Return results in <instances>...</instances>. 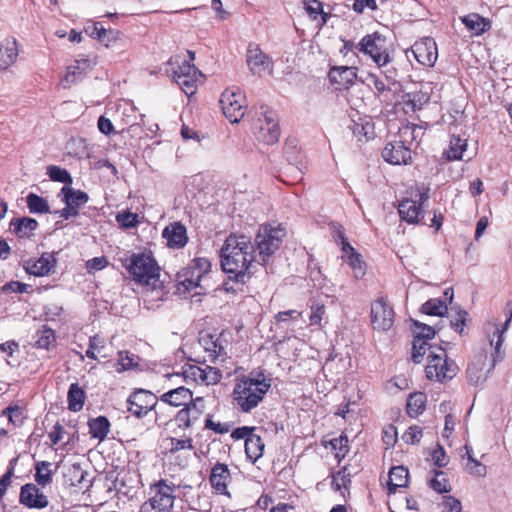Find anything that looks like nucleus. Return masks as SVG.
<instances>
[{
  "label": "nucleus",
  "mask_w": 512,
  "mask_h": 512,
  "mask_svg": "<svg viewBox=\"0 0 512 512\" xmlns=\"http://www.w3.org/2000/svg\"><path fill=\"white\" fill-rule=\"evenodd\" d=\"M424 129L416 124H407L399 129L398 138L403 141L406 146H410L411 150L417 148L422 137L424 136Z\"/></svg>",
  "instance_id": "obj_32"
},
{
  "label": "nucleus",
  "mask_w": 512,
  "mask_h": 512,
  "mask_svg": "<svg viewBox=\"0 0 512 512\" xmlns=\"http://www.w3.org/2000/svg\"><path fill=\"white\" fill-rule=\"evenodd\" d=\"M85 401V390L78 383H72L67 393L68 409L71 412H79L83 409Z\"/></svg>",
  "instance_id": "obj_36"
},
{
  "label": "nucleus",
  "mask_w": 512,
  "mask_h": 512,
  "mask_svg": "<svg viewBox=\"0 0 512 512\" xmlns=\"http://www.w3.org/2000/svg\"><path fill=\"white\" fill-rule=\"evenodd\" d=\"M461 22L474 36H481L491 29L492 22L489 18L478 13H469L460 17Z\"/></svg>",
  "instance_id": "obj_30"
},
{
  "label": "nucleus",
  "mask_w": 512,
  "mask_h": 512,
  "mask_svg": "<svg viewBox=\"0 0 512 512\" xmlns=\"http://www.w3.org/2000/svg\"><path fill=\"white\" fill-rule=\"evenodd\" d=\"M421 311L430 316H444L447 311V305L444 300L433 298L427 300L422 306Z\"/></svg>",
  "instance_id": "obj_48"
},
{
  "label": "nucleus",
  "mask_w": 512,
  "mask_h": 512,
  "mask_svg": "<svg viewBox=\"0 0 512 512\" xmlns=\"http://www.w3.org/2000/svg\"><path fill=\"white\" fill-rule=\"evenodd\" d=\"M2 415L8 418V421L14 426L23 425L26 415L25 409L17 404H11L2 410Z\"/></svg>",
  "instance_id": "obj_50"
},
{
  "label": "nucleus",
  "mask_w": 512,
  "mask_h": 512,
  "mask_svg": "<svg viewBox=\"0 0 512 512\" xmlns=\"http://www.w3.org/2000/svg\"><path fill=\"white\" fill-rule=\"evenodd\" d=\"M27 206L31 213L44 214L50 211L48 202L34 193H30L27 196Z\"/></svg>",
  "instance_id": "obj_55"
},
{
  "label": "nucleus",
  "mask_w": 512,
  "mask_h": 512,
  "mask_svg": "<svg viewBox=\"0 0 512 512\" xmlns=\"http://www.w3.org/2000/svg\"><path fill=\"white\" fill-rule=\"evenodd\" d=\"M37 227L38 222L35 219L29 217L14 218L10 222V228L20 238L30 237L37 229Z\"/></svg>",
  "instance_id": "obj_38"
},
{
  "label": "nucleus",
  "mask_w": 512,
  "mask_h": 512,
  "mask_svg": "<svg viewBox=\"0 0 512 512\" xmlns=\"http://www.w3.org/2000/svg\"><path fill=\"white\" fill-rule=\"evenodd\" d=\"M326 310L324 304L314 303L311 305V315L309 317L310 325L322 327V319L325 316Z\"/></svg>",
  "instance_id": "obj_60"
},
{
  "label": "nucleus",
  "mask_w": 512,
  "mask_h": 512,
  "mask_svg": "<svg viewBox=\"0 0 512 512\" xmlns=\"http://www.w3.org/2000/svg\"><path fill=\"white\" fill-rule=\"evenodd\" d=\"M56 341L55 332L47 325H43L37 331L36 347L41 349H49V347Z\"/></svg>",
  "instance_id": "obj_52"
},
{
  "label": "nucleus",
  "mask_w": 512,
  "mask_h": 512,
  "mask_svg": "<svg viewBox=\"0 0 512 512\" xmlns=\"http://www.w3.org/2000/svg\"><path fill=\"white\" fill-rule=\"evenodd\" d=\"M429 487L437 493H449L451 485L444 471L435 470L434 476L429 480Z\"/></svg>",
  "instance_id": "obj_49"
},
{
  "label": "nucleus",
  "mask_w": 512,
  "mask_h": 512,
  "mask_svg": "<svg viewBox=\"0 0 512 512\" xmlns=\"http://www.w3.org/2000/svg\"><path fill=\"white\" fill-rule=\"evenodd\" d=\"M397 428L390 424L387 427H385L382 431V441L386 447V449H389L395 445L397 442Z\"/></svg>",
  "instance_id": "obj_63"
},
{
  "label": "nucleus",
  "mask_w": 512,
  "mask_h": 512,
  "mask_svg": "<svg viewBox=\"0 0 512 512\" xmlns=\"http://www.w3.org/2000/svg\"><path fill=\"white\" fill-rule=\"evenodd\" d=\"M250 129L255 139L265 145H274L280 137V126L277 113L267 107L261 106L250 115Z\"/></svg>",
  "instance_id": "obj_3"
},
{
  "label": "nucleus",
  "mask_w": 512,
  "mask_h": 512,
  "mask_svg": "<svg viewBox=\"0 0 512 512\" xmlns=\"http://www.w3.org/2000/svg\"><path fill=\"white\" fill-rule=\"evenodd\" d=\"M270 388L271 381L262 372L237 375L231 393L233 407L241 413H250L264 400Z\"/></svg>",
  "instance_id": "obj_2"
},
{
  "label": "nucleus",
  "mask_w": 512,
  "mask_h": 512,
  "mask_svg": "<svg viewBox=\"0 0 512 512\" xmlns=\"http://www.w3.org/2000/svg\"><path fill=\"white\" fill-rule=\"evenodd\" d=\"M161 449L163 457L180 469H187L197 455L193 438L185 434L166 437Z\"/></svg>",
  "instance_id": "obj_5"
},
{
  "label": "nucleus",
  "mask_w": 512,
  "mask_h": 512,
  "mask_svg": "<svg viewBox=\"0 0 512 512\" xmlns=\"http://www.w3.org/2000/svg\"><path fill=\"white\" fill-rule=\"evenodd\" d=\"M246 64L249 71L258 77L272 75L273 59L255 42H250L246 50Z\"/></svg>",
  "instance_id": "obj_13"
},
{
  "label": "nucleus",
  "mask_w": 512,
  "mask_h": 512,
  "mask_svg": "<svg viewBox=\"0 0 512 512\" xmlns=\"http://www.w3.org/2000/svg\"><path fill=\"white\" fill-rule=\"evenodd\" d=\"M219 103L223 114L232 123H238L246 113V97L238 87L225 89Z\"/></svg>",
  "instance_id": "obj_11"
},
{
  "label": "nucleus",
  "mask_w": 512,
  "mask_h": 512,
  "mask_svg": "<svg viewBox=\"0 0 512 512\" xmlns=\"http://www.w3.org/2000/svg\"><path fill=\"white\" fill-rule=\"evenodd\" d=\"M202 278L193 268L186 267L177 275L179 289L182 288L184 292H190L200 286Z\"/></svg>",
  "instance_id": "obj_37"
},
{
  "label": "nucleus",
  "mask_w": 512,
  "mask_h": 512,
  "mask_svg": "<svg viewBox=\"0 0 512 512\" xmlns=\"http://www.w3.org/2000/svg\"><path fill=\"white\" fill-rule=\"evenodd\" d=\"M199 342L203 349L209 354L211 362H215L218 358L226 356L227 340L222 334H202Z\"/></svg>",
  "instance_id": "obj_27"
},
{
  "label": "nucleus",
  "mask_w": 512,
  "mask_h": 512,
  "mask_svg": "<svg viewBox=\"0 0 512 512\" xmlns=\"http://www.w3.org/2000/svg\"><path fill=\"white\" fill-rule=\"evenodd\" d=\"M411 198H405L398 204V213L402 220L407 223H418L422 214L423 204L429 199L428 189L417 188Z\"/></svg>",
  "instance_id": "obj_14"
},
{
  "label": "nucleus",
  "mask_w": 512,
  "mask_h": 512,
  "mask_svg": "<svg viewBox=\"0 0 512 512\" xmlns=\"http://www.w3.org/2000/svg\"><path fill=\"white\" fill-rule=\"evenodd\" d=\"M409 471L404 466H394L389 471L388 491L396 493L399 488H405L408 484Z\"/></svg>",
  "instance_id": "obj_34"
},
{
  "label": "nucleus",
  "mask_w": 512,
  "mask_h": 512,
  "mask_svg": "<svg viewBox=\"0 0 512 512\" xmlns=\"http://www.w3.org/2000/svg\"><path fill=\"white\" fill-rule=\"evenodd\" d=\"M63 194V202L65 205L72 206L78 211V208L86 204L89 200V196L86 192L81 190H75L71 187L64 186L61 189Z\"/></svg>",
  "instance_id": "obj_40"
},
{
  "label": "nucleus",
  "mask_w": 512,
  "mask_h": 512,
  "mask_svg": "<svg viewBox=\"0 0 512 512\" xmlns=\"http://www.w3.org/2000/svg\"><path fill=\"white\" fill-rule=\"evenodd\" d=\"M51 463L48 461H39L35 464V481L38 485L45 487L52 482L53 472L50 469Z\"/></svg>",
  "instance_id": "obj_45"
},
{
  "label": "nucleus",
  "mask_w": 512,
  "mask_h": 512,
  "mask_svg": "<svg viewBox=\"0 0 512 512\" xmlns=\"http://www.w3.org/2000/svg\"><path fill=\"white\" fill-rule=\"evenodd\" d=\"M357 67L333 66L328 72V78L337 89H349L357 80Z\"/></svg>",
  "instance_id": "obj_26"
},
{
  "label": "nucleus",
  "mask_w": 512,
  "mask_h": 512,
  "mask_svg": "<svg viewBox=\"0 0 512 512\" xmlns=\"http://www.w3.org/2000/svg\"><path fill=\"white\" fill-rule=\"evenodd\" d=\"M285 235V230L280 226L274 227L269 224L260 226L255 243L264 263L279 249Z\"/></svg>",
  "instance_id": "obj_10"
},
{
  "label": "nucleus",
  "mask_w": 512,
  "mask_h": 512,
  "mask_svg": "<svg viewBox=\"0 0 512 512\" xmlns=\"http://www.w3.org/2000/svg\"><path fill=\"white\" fill-rule=\"evenodd\" d=\"M118 365L120 366V368H117L118 372L131 370L138 367V357L127 350L119 351Z\"/></svg>",
  "instance_id": "obj_57"
},
{
  "label": "nucleus",
  "mask_w": 512,
  "mask_h": 512,
  "mask_svg": "<svg viewBox=\"0 0 512 512\" xmlns=\"http://www.w3.org/2000/svg\"><path fill=\"white\" fill-rule=\"evenodd\" d=\"M162 237L168 248L176 250L184 248L189 241L187 228L180 221L168 224L162 231Z\"/></svg>",
  "instance_id": "obj_24"
},
{
  "label": "nucleus",
  "mask_w": 512,
  "mask_h": 512,
  "mask_svg": "<svg viewBox=\"0 0 512 512\" xmlns=\"http://www.w3.org/2000/svg\"><path fill=\"white\" fill-rule=\"evenodd\" d=\"M265 444L261 436L252 434L245 442V454L247 459L255 463L263 456Z\"/></svg>",
  "instance_id": "obj_39"
},
{
  "label": "nucleus",
  "mask_w": 512,
  "mask_h": 512,
  "mask_svg": "<svg viewBox=\"0 0 512 512\" xmlns=\"http://www.w3.org/2000/svg\"><path fill=\"white\" fill-rule=\"evenodd\" d=\"M379 70V73L372 71L367 72L362 79V83L372 90L375 96L382 97L390 93L392 87L398 83L397 70L395 68L385 70L382 68Z\"/></svg>",
  "instance_id": "obj_12"
},
{
  "label": "nucleus",
  "mask_w": 512,
  "mask_h": 512,
  "mask_svg": "<svg viewBox=\"0 0 512 512\" xmlns=\"http://www.w3.org/2000/svg\"><path fill=\"white\" fill-rule=\"evenodd\" d=\"M116 222L122 229L135 228L140 223L138 214L129 210L119 212L116 215Z\"/></svg>",
  "instance_id": "obj_56"
},
{
  "label": "nucleus",
  "mask_w": 512,
  "mask_h": 512,
  "mask_svg": "<svg viewBox=\"0 0 512 512\" xmlns=\"http://www.w3.org/2000/svg\"><path fill=\"white\" fill-rule=\"evenodd\" d=\"M186 379H191L198 384L216 385L222 379V372L209 365H189L183 372Z\"/></svg>",
  "instance_id": "obj_21"
},
{
  "label": "nucleus",
  "mask_w": 512,
  "mask_h": 512,
  "mask_svg": "<svg viewBox=\"0 0 512 512\" xmlns=\"http://www.w3.org/2000/svg\"><path fill=\"white\" fill-rule=\"evenodd\" d=\"M423 430L418 425L409 426L402 434V440L409 445H417L421 442Z\"/></svg>",
  "instance_id": "obj_58"
},
{
  "label": "nucleus",
  "mask_w": 512,
  "mask_h": 512,
  "mask_svg": "<svg viewBox=\"0 0 512 512\" xmlns=\"http://www.w3.org/2000/svg\"><path fill=\"white\" fill-rule=\"evenodd\" d=\"M353 474L350 471L349 465H344L337 472L331 473V487L334 491L340 492L345 497L346 493L349 494Z\"/></svg>",
  "instance_id": "obj_31"
},
{
  "label": "nucleus",
  "mask_w": 512,
  "mask_h": 512,
  "mask_svg": "<svg viewBox=\"0 0 512 512\" xmlns=\"http://www.w3.org/2000/svg\"><path fill=\"white\" fill-rule=\"evenodd\" d=\"M382 158L391 165H409L412 163V151L399 138L388 142L382 150Z\"/></svg>",
  "instance_id": "obj_19"
},
{
  "label": "nucleus",
  "mask_w": 512,
  "mask_h": 512,
  "mask_svg": "<svg viewBox=\"0 0 512 512\" xmlns=\"http://www.w3.org/2000/svg\"><path fill=\"white\" fill-rule=\"evenodd\" d=\"M159 398L151 391L136 389L127 399V411L137 418L145 417L155 409Z\"/></svg>",
  "instance_id": "obj_16"
},
{
  "label": "nucleus",
  "mask_w": 512,
  "mask_h": 512,
  "mask_svg": "<svg viewBox=\"0 0 512 512\" xmlns=\"http://www.w3.org/2000/svg\"><path fill=\"white\" fill-rule=\"evenodd\" d=\"M232 482V474L229 466L222 462H216L210 470L209 483L213 491L218 495L231 497L228 490Z\"/></svg>",
  "instance_id": "obj_20"
},
{
  "label": "nucleus",
  "mask_w": 512,
  "mask_h": 512,
  "mask_svg": "<svg viewBox=\"0 0 512 512\" xmlns=\"http://www.w3.org/2000/svg\"><path fill=\"white\" fill-rule=\"evenodd\" d=\"M87 472L79 463H73L66 467L63 472V485L73 488L74 492H84L90 487V481L86 479Z\"/></svg>",
  "instance_id": "obj_25"
},
{
  "label": "nucleus",
  "mask_w": 512,
  "mask_h": 512,
  "mask_svg": "<svg viewBox=\"0 0 512 512\" xmlns=\"http://www.w3.org/2000/svg\"><path fill=\"white\" fill-rule=\"evenodd\" d=\"M205 429L212 430L218 434H226L231 430V425L227 422H216L213 420L212 415L208 414L205 419Z\"/></svg>",
  "instance_id": "obj_61"
},
{
  "label": "nucleus",
  "mask_w": 512,
  "mask_h": 512,
  "mask_svg": "<svg viewBox=\"0 0 512 512\" xmlns=\"http://www.w3.org/2000/svg\"><path fill=\"white\" fill-rule=\"evenodd\" d=\"M255 245L245 235L230 234L221 248V268L230 280L247 283L253 276Z\"/></svg>",
  "instance_id": "obj_1"
},
{
  "label": "nucleus",
  "mask_w": 512,
  "mask_h": 512,
  "mask_svg": "<svg viewBox=\"0 0 512 512\" xmlns=\"http://www.w3.org/2000/svg\"><path fill=\"white\" fill-rule=\"evenodd\" d=\"M358 47L359 53L368 56L378 69L387 67L393 61V45L383 34L377 31L365 35L358 42Z\"/></svg>",
  "instance_id": "obj_7"
},
{
  "label": "nucleus",
  "mask_w": 512,
  "mask_h": 512,
  "mask_svg": "<svg viewBox=\"0 0 512 512\" xmlns=\"http://www.w3.org/2000/svg\"><path fill=\"white\" fill-rule=\"evenodd\" d=\"M352 132L358 141H367L374 136V125L369 121L354 122Z\"/></svg>",
  "instance_id": "obj_53"
},
{
  "label": "nucleus",
  "mask_w": 512,
  "mask_h": 512,
  "mask_svg": "<svg viewBox=\"0 0 512 512\" xmlns=\"http://www.w3.org/2000/svg\"><path fill=\"white\" fill-rule=\"evenodd\" d=\"M304 7L312 20H317L320 17V27L327 23L329 14L324 12L322 2L319 0H304Z\"/></svg>",
  "instance_id": "obj_44"
},
{
  "label": "nucleus",
  "mask_w": 512,
  "mask_h": 512,
  "mask_svg": "<svg viewBox=\"0 0 512 512\" xmlns=\"http://www.w3.org/2000/svg\"><path fill=\"white\" fill-rule=\"evenodd\" d=\"M18 57V45L15 39H6L0 46V69L13 65Z\"/></svg>",
  "instance_id": "obj_33"
},
{
  "label": "nucleus",
  "mask_w": 512,
  "mask_h": 512,
  "mask_svg": "<svg viewBox=\"0 0 512 512\" xmlns=\"http://www.w3.org/2000/svg\"><path fill=\"white\" fill-rule=\"evenodd\" d=\"M206 405L203 397L193 398L175 415V421L182 430L192 429L205 413Z\"/></svg>",
  "instance_id": "obj_17"
},
{
  "label": "nucleus",
  "mask_w": 512,
  "mask_h": 512,
  "mask_svg": "<svg viewBox=\"0 0 512 512\" xmlns=\"http://www.w3.org/2000/svg\"><path fill=\"white\" fill-rule=\"evenodd\" d=\"M188 267L193 268V270L197 271V273L201 277H204L206 274L210 272L211 262L209 261V259L205 257H197L192 260L191 264Z\"/></svg>",
  "instance_id": "obj_62"
},
{
  "label": "nucleus",
  "mask_w": 512,
  "mask_h": 512,
  "mask_svg": "<svg viewBox=\"0 0 512 512\" xmlns=\"http://www.w3.org/2000/svg\"><path fill=\"white\" fill-rule=\"evenodd\" d=\"M422 98L423 95L421 93H406L403 96V103L406 107H409L412 111L415 112L421 109Z\"/></svg>",
  "instance_id": "obj_64"
},
{
  "label": "nucleus",
  "mask_w": 512,
  "mask_h": 512,
  "mask_svg": "<svg viewBox=\"0 0 512 512\" xmlns=\"http://www.w3.org/2000/svg\"><path fill=\"white\" fill-rule=\"evenodd\" d=\"M120 262L137 284L149 285L152 280H157L160 276V268L150 251L132 253L128 257L121 258Z\"/></svg>",
  "instance_id": "obj_4"
},
{
  "label": "nucleus",
  "mask_w": 512,
  "mask_h": 512,
  "mask_svg": "<svg viewBox=\"0 0 512 512\" xmlns=\"http://www.w3.org/2000/svg\"><path fill=\"white\" fill-rule=\"evenodd\" d=\"M371 324L374 330L388 331L395 320V312L385 297H379L371 303Z\"/></svg>",
  "instance_id": "obj_15"
},
{
  "label": "nucleus",
  "mask_w": 512,
  "mask_h": 512,
  "mask_svg": "<svg viewBox=\"0 0 512 512\" xmlns=\"http://www.w3.org/2000/svg\"><path fill=\"white\" fill-rule=\"evenodd\" d=\"M345 261L352 269L353 275L357 279H361L366 274V263L364 262L362 255L357 251L347 255Z\"/></svg>",
  "instance_id": "obj_51"
},
{
  "label": "nucleus",
  "mask_w": 512,
  "mask_h": 512,
  "mask_svg": "<svg viewBox=\"0 0 512 512\" xmlns=\"http://www.w3.org/2000/svg\"><path fill=\"white\" fill-rule=\"evenodd\" d=\"M190 61L182 59L179 56L170 59V64H177L173 69V78L181 90L191 97L197 91L198 84L202 82L203 74L191 62L194 60V53L188 52Z\"/></svg>",
  "instance_id": "obj_9"
},
{
  "label": "nucleus",
  "mask_w": 512,
  "mask_h": 512,
  "mask_svg": "<svg viewBox=\"0 0 512 512\" xmlns=\"http://www.w3.org/2000/svg\"><path fill=\"white\" fill-rule=\"evenodd\" d=\"M411 50L417 62L425 67L434 66L438 58L437 45L431 37H424L416 41Z\"/></svg>",
  "instance_id": "obj_22"
},
{
  "label": "nucleus",
  "mask_w": 512,
  "mask_h": 512,
  "mask_svg": "<svg viewBox=\"0 0 512 512\" xmlns=\"http://www.w3.org/2000/svg\"><path fill=\"white\" fill-rule=\"evenodd\" d=\"M110 422L105 416H98L88 421L89 434L92 438L104 440L110 432Z\"/></svg>",
  "instance_id": "obj_41"
},
{
  "label": "nucleus",
  "mask_w": 512,
  "mask_h": 512,
  "mask_svg": "<svg viewBox=\"0 0 512 512\" xmlns=\"http://www.w3.org/2000/svg\"><path fill=\"white\" fill-rule=\"evenodd\" d=\"M47 175L52 181L63 183L68 187L73 182L70 173L66 169L56 165H50L47 167Z\"/></svg>",
  "instance_id": "obj_54"
},
{
  "label": "nucleus",
  "mask_w": 512,
  "mask_h": 512,
  "mask_svg": "<svg viewBox=\"0 0 512 512\" xmlns=\"http://www.w3.org/2000/svg\"><path fill=\"white\" fill-rule=\"evenodd\" d=\"M192 399L193 392L185 386L170 389L159 397L160 402L175 408L184 407Z\"/></svg>",
  "instance_id": "obj_29"
},
{
  "label": "nucleus",
  "mask_w": 512,
  "mask_h": 512,
  "mask_svg": "<svg viewBox=\"0 0 512 512\" xmlns=\"http://www.w3.org/2000/svg\"><path fill=\"white\" fill-rule=\"evenodd\" d=\"M424 359L427 361L425 375L431 381L446 383L452 380L459 371L456 362L448 357L446 349L442 346L432 347L427 351Z\"/></svg>",
  "instance_id": "obj_6"
},
{
  "label": "nucleus",
  "mask_w": 512,
  "mask_h": 512,
  "mask_svg": "<svg viewBox=\"0 0 512 512\" xmlns=\"http://www.w3.org/2000/svg\"><path fill=\"white\" fill-rule=\"evenodd\" d=\"M91 68L89 59L76 60L74 64L67 67L65 81L68 83H75L78 79L82 78L86 72Z\"/></svg>",
  "instance_id": "obj_42"
},
{
  "label": "nucleus",
  "mask_w": 512,
  "mask_h": 512,
  "mask_svg": "<svg viewBox=\"0 0 512 512\" xmlns=\"http://www.w3.org/2000/svg\"><path fill=\"white\" fill-rule=\"evenodd\" d=\"M19 502L29 509H43L49 504L47 496L33 483L21 487Z\"/></svg>",
  "instance_id": "obj_23"
},
{
  "label": "nucleus",
  "mask_w": 512,
  "mask_h": 512,
  "mask_svg": "<svg viewBox=\"0 0 512 512\" xmlns=\"http://www.w3.org/2000/svg\"><path fill=\"white\" fill-rule=\"evenodd\" d=\"M178 486L168 479L153 480L148 487L149 498L144 503L154 512H173Z\"/></svg>",
  "instance_id": "obj_8"
},
{
  "label": "nucleus",
  "mask_w": 512,
  "mask_h": 512,
  "mask_svg": "<svg viewBox=\"0 0 512 512\" xmlns=\"http://www.w3.org/2000/svg\"><path fill=\"white\" fill-rule=\"evenodd\" d=\"M106 348V341L99 335H94L89 338V347L85 356L92 360H97L98 356L106 358L108 355L104 352Z\"/></svg>",
  "instance_id": "obj_46"
},
{
  "label": "nucleus",
  "mask_w": 512,
  "mask_h": 512,
  "mask_svg": "<svg viewBox=\"0 0 512 512\" xmlns=\"http://www.w3.org/2000/svg\"><path fill=\"white\" fill-rule=\"evenodd\" d=\"M85 32L92 38L98 39L99 41H105L108 34H112L111 29H105L99 22L92 23L85 27Z\"/></svg>",
  "instance_id": "obj_59"
},
{
  "label": "nucleus",
  "mask_w": 512,
  "mask_h": 512,
  "mask_svg": "<svg viewBox=\"0 0 512 512\" xmlns=\"http://www.w3.org/2000/svg\"><path fill=\"white\" fill-rule=\"evenodd\" d=\"M323 445L325 447H327L328 445L331 447L338 463H340L349 452V440H348L347 435L344 433H342L337 438H333V439L329 440L328 442H324Z\"/></svg>",
  "instance_id": "obj_43"
},
{
  "label": "nucleus",
  "mask_w": 512,
  "mask_h": 512,
  "mask_svg": "<svg viewBox=\"0 0 512 512\" xmlns=\"http://www.w3.org/2000/svg\"><path fill=\"white\" fill-rule=\"evenodd\" d=\"M55 258L50 254H43L37 259H29L25 261L23 267L28 274L42 277L48 275L54 268Z\"/></svg>",
  "instance_id": "obj_28"
},
{
  "label": "nucleus",
  "mask_w": 512,
  "mask_h": 512,
  "mask_svg": "<svg viewBox=\"0 0 512 512\" xmlns=\"http://www.w3.org/2000/svg\"><path fill=\"white\" fill-rule=\"evenodd\" d=\"M419 328L412 342L411 359L414 363L420 364L423 362L427 351L431 350L436 345L430 344L429 341L435 336V330L431 326L415 322Z\"/></svg>",
  "instance_id": "obj_18"
},
{
  "label": "nucleus",
  "mask_w": 512,
  "mask_h": 512,
  "mask_svg": "<svg viewBox=\"0 0 512 512\" xmlns=\"http://www.w3.org/2000/svg\"><path fill=\"white\" fill-rule=\"evenodd\" d=\"M427 396L424 392L411 393L406 402V413L411 418H416L426 410Z\"/></svg>",
  "instance_id": "obj_35"
},
{
  "label": "nucleus",
  "mask_w": 512,
  "mask_h": 512,
  "mask_svg": "<svg viewBox=\"0 0 512 512\" xmlns=\"http://www.w3.org/2000/svg\"><path fill=\"white\" fill-rule=\"evenodd\" d=\"M467 143L465 139L459 136L452 135L450 139L449 149L446 150L445 155L449 161L460 160L463 152L466 150Z\"/></svg>",
  "instance_id": "obj_47"
}]
</instances>
